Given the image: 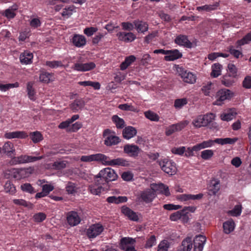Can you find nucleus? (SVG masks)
Segmentation results:
<instances>
[{"label": "nucleus", "instance_id": "69168bd1", "mask_svg": "<svg viewBox=\"0 0 251 251\" xmlns=\"http://www.w3.org/2000/svg\"><path fill=\"white\" fill-rule=\"evenodd\" d=\"M214 85V83L208 82L207 84L203 85L201 88L202 91L204 93L206 96L209 95V90L211 89L212 86Z\"/></svg>", "mask_w": 251, "mask_h": 251}, {"label": "nucleus", "instance_id": "8fccbe9b", "mask_svg": "<svg viewBox=\"0 0 251 251\" xmlns=\"http://www.w3.org/2000/svg\"><path fill=\"white\" fill-rule=\"evenodd\" d=\"M214 143L220 144V138H217L214 140H209L208 141H205L200 143L201 147L203 149L208 148L212 146Z\"/></svg>", "mask_w": 251, "mask_h": 251}, {"label": "nucleus", "instance_id": "393cba45", "mask_svg": "<svg viewBox=\"0 0 251 251\" xmlns=\"http://www.w3.org/2000/svg\"><path fill=\"white\" fill-rule=\"evenodd\" d=\"M108 166H121L123 167H127L129 165V161L123 158H117L112 160L109 159Z\"/></svg>", "mask_w": 251, "mask_h": 251}, {"label": "nucleus", "instance_id": "3c124183", "mask_svg": "<svg viewBox=\"0 0 251 251\" xmlns=\"http://www.w3.org/2000/svg\"><path fill=\"white\" fill-rule=\"evenodd\" d=\"M238 140V138L237 137H234L233 138H221V145H226V144H229V145H233Z\"/></svg>", "mask_w": 251, "mask_h": 251}, {"label": "nucleus", "instance_id": "79ce46f5", "mask_svg": "<svg viewBox=\"0 0 251 251\" xmlns=\"http://www.w3.org/2000/svg\"><path fill=\"white\" fill-rule=\"evenodd\" d=\"M41 81L45 83H49L50 81H52V74L47 72L42 73L39 76Z\"/></svg>", "mask_w": 251, "mask_h": 251}, {"label": "nucleus", "instance_id": "a878e982", "mask_svg": "<svg viewBox=\"0 0 251 251\" xmlns=\"http://www.w3.org/2000/svg\"><path fill=\"white\" fill-rule=\"evenodd\" d=\"M235 223L232 219H229L223 224L224 232L226 234H229L235 228Z\"/></svg>", "mask_w": 251, "mask_h": 251}, {"label": "nucleus", "instance_id": "f3484780", "mask_svg": "<svg viewBox=\"0 0 251 251\" xmlns=\"http://www.w3.org/2000/svg\"><path fill=\"white\" fill-rule=\"evenodd\" d=\"M85 105V102L82 99H76L70 104V108L73 112H77L82 110Z\"/></svg>", "mask_w": 251, "mask_h": 251}, {"label": "nucleus", "instance_id": "338daca9", "mask_svg": "<svg viewBox=\"0 0 251 251\" xmlns=\"http://www.w3.org/2000/svg\"><path fill=\"white\" fill-rule=\"evenodd\" d=\"M187 102L186 99H176L175 101L174 106L176 108H181Z\"/></svg>", "mask_w": 251, "mask_h": 251}, {"label": "nucleus", "instance_id": "de8ad7c7", "mask_svg": "<svg viewBox=\"0 0 251 251\" xmlns=\"http://www.w3.org/2000/svg\"><path fill=\"white\" fill-rule=\"evenodd\" d=\"M119 108L122 110H125V111H133L135 112H138V110L137 109V108H135L132 105H129L127 103H125V104H120L118 106Z\"/></svg>", "mask_w": 251, "mask_h": 251}, {"label": "nucleus", "instance_id": "c756f323", "mask_svg": "<svg viewBox=\"0 0 251 251\" xmlns=\"http://www.w3.org/2000/svg\"><path fill=\"white\" fill-rule=\"evenodd\" d=\"M73 43L75 46L81 47L86 44V38L83 35L75 34L73 38Z\"/></svg>", "mask_w": 251, "mask_h": 251}, {"label": "nucleus", "instance_id": "7c9ffc66", "mask_svg": "<svg viewBox=\"0 0 251 251\" xmlns=\"http://www.w3.org/2000/svg\"><path fill=\"white\" fill-rule=\"evenodd\" d=\"M33 58L32 53L24 51L22 53L20 56V59L22 63L25 64H30L32 62V59Z\"/></svg>", "mask_w": 251, "mask_h": 251}, {"label": "nucleus", "instance_id": "f8f14e48", "mask_svg": "<svg viewBox=\"0 0 251 251\" xmlns=\"http://www.w3.org/2000/svg\"><path fill=\"white\" fill-rule=\"evenodd\" d=\"M95 67L96 64L91 62L86 63H75L72 68L77 71L86 72L93 70Z\"/></svg>", "mask_w": 251, "mask_h": 251}, {"label": "nucleus", "instance_id": "09e8293b", "mask_svg": "<svg viewBox=\"0 0 251 251\" xmlns=\"http://www.w3.org/2000/svg\"><path fill=\"white\" fill-rule=\"evenodd\" d=\"M154 185L156 186L157 189L160 190L161 192L166 196H169L171 194L168 186L165 185L163 183H161L158 185L155 184Z\"/></svg>", "mask_w": 251, "mask_h": 251}, {"label": "nucleus", "instance_id": "49530a36", "mask_svg": "<svg viewBox=\"0 0 251 251\" xmlns=\"http://www.w3.org/2000/svg\"><path fill=\"white\" fill-rule=\"evenodd\" d=\"M170 246V243L167 240H164L158 245L157 251H168Z\"/></svg>", "mask_w": 251, "mask_h": 251}, {"label": "nucleus", "instance_id": "4d7b16f0", "mask_svg": "<svg viewBox=\"0 0 251 251\" xmlns=\"http://www.w3.org/2000/svg\"><path fill=\"white\" fill-rule=\"evenodd\" d=\"M76 185L75 183L69 181L68 182L66 189L68 194H73L76 192L75 190Z\"/></svg>", "mask_w": 251, "mask_h": 251}, {"label": "nucleus", "instance_id": "39448f33", "mask_svg": "<svg viewBox=\"0 0 251 251\" xmlns=\"http://www.w3.org/2000/svg\"><path fill=\"white\" fill-rule=\"evenodd\" d=\"M99 176L102 177L108 183L116 180L118 177L115 171L110 168H106L100 171Z\"/></svg>", "mask_w": 251, "mask_h": 251}, {"label": "nucleus", "instance_id": "bb28decb", "mask_svg": "<svg viewBox=\"0 0 251 251\" xmlns=\"http://www.w3.org/2000/svg\"><path fill=\"white\" fill-rule=\"evenodd\" d=\"M133 24L135 26L138 32L144 33L148 31L149 29V25L148 24L142 21L136 20L133 21Z\"/></svg>", "mask_w": 251, "mask_h": 251}, {"label": "nucleus", "instance_id": "473e14b6", "mask_svg": "<svg viewBox=\"0 0 251 251\" xmlns=\"http://www.w3.org/2000/svg\"><path fill=\"white\" fill-rule=\"evenodd\" d=\"M93 161L101 162L103 164L107 165L109 157L102 153H96L93 154Z\"/></svg>", "mask_w": 251, "mask_h": 251}, {"label": "nucleus", "instance_id": "0eeeda50", "mask_svg": "<svg viewBox=\"0 0 251 251\" xmlns=\"http://www.w3.org/2000/svg\"><path fill=\"white\" fill-rule=\"evenodd\" d=\"M111 130L109 129H106L103 132V136L107 137L104 140V144L107 146L116 145L121 142L120 138L117 136L110 135Z\"/></svg>", "mask_w": 251, "mask_h": 251}, {"label": "nucleus", "instance_id": "aec40b11", "mask_svg": "<svg viewBox=\"0 0 251 251\" xmlns=\"http://www.w3.org/2000/svg\"><path fill=\"white\" fill-rule=\"evenodd\" d=\"M117 36L120 41L126 43L131 42L136 38V36L132 32H120L117 34Z\"/></svg>", "mask_w": 251, "mask_h": 251}, {"label": "nucleus", "instance_id": "6e6d98bb", "mask_svg": "<svg viewBox=\"0 0 251 251\" xmlns=\"http://www.w3.org/2000/svg\"><path fill=\"white\" fill-rule=\"evenodd\" d=\"M228 70L229 73V76L233 78L237 76V70L236 66L233 64H229L227 66Z\"/></svg>", "mask_w": 251, "mask_h": 251}, {"label": "nucleus", "instance_id": "c9c22d12", "mask_svg": "<svg viewBox=\"0 0 251 251\" xmlns=\"http://www.w3.org/2000/svg\"><path fill=\"white\" fill-rule=\"evenodd\" d=\"M234 96V93L229 89H221V101L229 100Z\"/></svg>", "mask_w": 251, "mask_h": 251}, {"label": "nucleus", "instance_id": "f704fd0d", "mask_svg": "<svg viewBox=\"0 0 251 251\" xmlns=\"http://www.w3.org/2000/svg\"><path fill=\"white\" fill-rule=\"evenodd\" d=\"M242 209L243 207L241 204H237L232 210H228L227 213L229 216L237 217L241 215Z\"/></svg>", "mask_w": 251, "mask_h": 251}, {"label": "nucleus", "instance_id": "680f3d73", "mask_svg": "<svg viewBox=\"0 0 251 251\" xmlns=\"http://www.w3.org/2000/svg\"><path fill=\"white\" fill-rule=\"evenodd\" d=\"M19 84L16 82L15 83H9L6 84H0V90L1 91H5L10 88H12L15 87H18Z\"/></svg>", "mask_w": 251, "mask_h": 251}, {"label": "nucleus", "instance_id": "58836bf2", "mask_svg": "<svg viewBox=\"0 0 251 251\" xmlns=\"http://www.w3.org/2000/svg\"><path fill=\"white\" fill-rule=\"evenodd\" d=\"M88 190L91 194L98 195L101 193L102 190H103V188L102 186L98 185L97 184H96L94 183L93 184L89 186Z\"/></svg>", "mask_w": 251, "mask_h": 251}, {"label": "nucleus", "instance_id": "20e7f679", "mask_svg": "<svg viewBox=\"0 0 251 251\" xmlns=\"http://www.w3.org/2000/svg\"><path fill=\"white\" fill-rule=\"evenodd\" d=\"M104 230L103 226L100 223L91 225L86 230V235L89 239H93L100 235Z\"/></svg>", "mask_w": 251, "mask_h": 251}, {"label": "nucleus", "instance_id": "6e6552de", "mask_svg": "<svg viewBox=\"0 0 251 251\" xmlns=\"http://www.w3.org/2000/svg\"><path fill=\"white\" fill-rule=\"evenodd\" d=\"M135 240L130 237H124L121 239L120 248L121 250L126 251H136L133 246H130V245H133Z\"/></svg>", "mask_w": 251, "mask_h": 251}, {"label": "nucleus", "instance_id": "4c0bfd02", "mask_svg": "<svg viewBox=\"0 0 251 251\" xmlns=\"http://www.w3.org/2000/svg\"><path fill=\"white\" fill-rule=\"evenodd\" d=\"M69 162L66 160L55 161L51 165L52 168L56 170H61L68 167Z\"/></svg>", "mask_w": 251, "mask_h": 251}, {"label": "nucleus", "instance_id": "052dcab7", "mask_svg": "<svg viewBox=\"0 0 251 251\" xmlns=\"http://www.w3.org/2000/svg\"><path fill=\"white\" fill-rule=\"evenodd\" d=\"M182 210L180 211H176L175 213H172L170 216V219L172 221H176L179 219H180L182 217V214H183Z\"/></svg>", "mask_w": 251, "mask_h": 251}, {"label": "nucleus", "instance_id": "7ed1b4c3", "mask_svg": "<svg viewBox=\"0 0 251 251\" xmlns=\"http://www.w3.org/2000/svg\"><path fill=\"white\" fill-rule=\"evenodd\" d=\"M215 115L210 113L204 115H200L193 120L192 124L196 127L207 126L214 120Z\"/></svg>", "mask_w": 251, "mask_h": 251}, {"label": "nucleus", "instance_id": "2eb2a0df", "mask_svg": "<svg viewBox=\"0 0 251 251\" xmlns=\"http://www.w3.org/2000/svg\"><path fill=\"white\" fill-rule=\"evenodd\" d=\"M208 195L215 196L220 190V181L217 179L213 178L210 180L208 186Z\"/></svg>", "mask_w": 251, "mask_h": 251}, {"label": "nucleus", "instance_id": "72a5a7b5", "mask_svg": "<svg viewBox=\"0 0 251 251\" xmlns=\"http://www.w3.org/2000/svg\"><path fill=\"white\" fill-rule=\"evenodd\" d=\"M4 190L6 193L10 195H14L16 192V187L14 184L10 180H7L4 185Z\"/></svg>", "mask_w": 251, "mask_h": 251}, {"label": "nucleus", "instance_id": "bf43d9fd", "mask_svg": "<svg viewBox=\"0 0 251 251\" xmlns=\"http://www.w3.org/2000/svg\"><path fill=\"white\" fill-rule=\"evenodd\" d=\"M213 155V151L212 150H206L201 152V157L204 160L210 159Z\"/></svg>", "mask_w": 251, "mask_h": 251}, {"label": "nucleus", "instance_id": "b1692460", "mask_svg": "<svg viewBox=\"0 0 251 251\" xmlns=\"http://www.w3.org/2000/svg\"><path fill=\"white\" fill-rule=\"evenodd\" d=\"M137 132V130L135 127L132 126H128L123 129L122 134L125 139L128 140L135 136Z\"/></svg>", "mask_w": 251, "mask_h": 251}, {"label": "nucleus", "instance_id": "f257e3e1", "mask_svg": "<svg viewBox=\"0 0 251 251\" xmlns=\"http://www.w3.org/2000/svg\"><path fill=\"white\" fill-rule=\"evenodd\" d=\"M162 171L169 175L176 174L177 169L176 164L168 158H164L157 161Z\"/></svg>", "mask_w": 251, "mask_h": 251}, {"label": "nucleus", "instance_id": "423d86ee", "mask_svg": "<svg viewBox=\"0 0 251 251\" xmlns=\"http://www.w3.org/2000/svg\"><path fill=\"white\" fill-rule=\"evenodd\" d=\"M43 158L42 156H32L26 155H22L18 157H13L11 161L14 164H23L28 162H32Z\"/></svg>", "mask_w": 251, "mask_h": 251}, {"label": "nucleus", "instance_id": "0e129e2a", "mask_svg": "<svg viewBox=\"0 0 251 251\" xmlns=\"http://www.w3.org/2000/svg\"><path fill=\"white\" fill-rule=\"evenodd\" d=\"M156 242V237L154 235H151L147 241L145 245L146 248H150L155 244Z\"/></svg>", "mask_w": 251, "mask_h": 251}, {"label": "nucleus", "instance_id": "603ef678", "mask_svg": "<svg viewBox=\"0 0 251 251\" xmlns=\"http://www.w3.org/2000/svg\"><path fill=\"white\" fill-rule=\"evenodd\" d=\"M251 41V31L246 35L242 39L237 41L239 46H242Z\"/></svg>", "mask_w": 251, "mask_h": 251}, {"label": "nucleus", "instance_id": "6ab92c4d", "mask_svg": "<svg viewBox=\"0 0 251 251\" xmlns=\"http://www.w3.org/2000/svg\"><path fill=\"white\" fill-rule=\"evenodd\" d=\"M194 248L191 237H187L181 242V245L178 247L177 251H191Z\"/></svg>", "mask_w": 251, "mask_h": 251}, {"label": "nucleus", "instance_id": "9d476101", "mask_svg": "<svg viewBox=\"0 0 251 251\" xmlns=\"http://www.w3.org/2000/svg\"><path fill=\"white\" fill-rule=\"evenodd\" d=\"M188 124L186 121L181 122L179 123L172 125L166 128L165 134L167 136H170L175 133L180 131L183 129Z\"/></svg>", "mask_w": 251, "mask_h": 251}, {"label": "nucleus", "instance_id": "cd10ccee", "mask_svg": "<svg viewBox=\"0 0 251 251\" xmlns=\"http://www.w3.org/2000/svg\"><path fill=\"white\" fill-rule=\"evenodd\" d=\"M219 6V2H216L213 4H205L201 6H198L197 7V10L200 12L205 11L207 12H211L217 9Z\"/></svg>", "mask_w": 251, "mask_h": 251}, {"label": "nucleus", "instance_id": "ea45409f", "mask_svg": "<svg viewBox=\"0 0 251 251\" xmlns=\"http://www.w3.org/2000/svg\"><path fill=\"white\" fill-rule=\"evenodd\" d=\"M29 136L34 143H39L43 139V137L42 134L38 131L30 132Z\"/></svg>", "mask_w": 251, "mask_h": 251}, {"label": "nucleus", "instance_id": "37998d69", "mask_svg": "<svg viewBox=\"0 0 251 251\" xmlns=\"http://www.w3.org/2000/svg\"><path fill=\"white\" fill-rule=\"evenodd\" d=\"M33 83L32 82H28L27 84V91L29 98L31 100H35V90L33 88Z\"/></svg>", "mask_w": 251, "mask_h": 251}, {"label": "nucleus", "instance_id": "dca6fc26", "mask_svg": "<svg viewBox=\"0 0 251 251\" xmlns=\"http://www.w3.org/2000/svg\"><path fill=\"white\" fill-rule=\"evenodd\" d=\"M121 212L124 215L127 217L130 220L135 222H137L139 220L137 213L126 205L121 207Z\"/></svg>", "mask_w": 251, "mask_h": 251}, {"label": "nucleus", "instance_id": "2f4dec72", "mask_svg": "<svg viewBox=\"0 0 251 251\" xmlns=\"http://www.w3.org/2000/svg\"><path fill=\"white\" fill-rule=\"evenodd\" d=\"M2 151L8 156H11L12 154L15 152L13 143L10 141L5 143L2 147Z\"/></svg>", "mask_w": 251, "mask_h": 251}, {"label": "nucleus", "instance_id": "e433bc0d", "mask_svg": "<svg viewBox=\"0 0 251 251\" xmlns=\"http://www.w3.org/2000/svg\"><path fill=\"white\" fill-rule=\"evenodd\" d=\"M136 57L132 55L126 57L124 62L120 65V69L121 70H126L132 62L135 61Z\"/></svg>", "mask_w": 251, "mask_h": 251}, {"label": "nucleus", "instance_id": "e2e57ef3", "mask_svg": "<svg viewBox=\"0 0 251 251\" xmlns=\"http://www.w3.org/2000/svg\"><path fill=\"white\" fill-rule=\"evenodd\" d=\"M94 183L99 186L104 185V184H108L107 181L101 177L99 176V174L94 176Z\"/></svg>", "mask_w": 251, "mask_h": 251}, {"label": "nucleus", "instance_id": "4be33fe9", "mask_svg": "<svg viewBox=\"0 0 251 251\" xmlns=\"http://www.w3.org/2000/svg\"><path fill=\"white\" fill-rule=\"evenodd\" d=\"M175 43L184 46L188 48L192 47V43L188 39L187 36L183 35H180L176 37L175 40Z\"/></svg>", "mask_w": 251, "mask_h": 251}, {"label": "nucleus", "instance_id": "9b49d317", "mask_svg": "<svg viewBox=\"0 0 251 251\" xmlns=\"http://www.w3.org/2000/svg\"><path fill=\"white\" fill-rule=\"evenodd\" d=\"M66 216L67 222L71 226H75L78 225L80 222V218L78 213L75 211H71L68 212Z\"/></svg>", "mask_w": 251, "mask_h": 251}, {"label": "nucleus", "instance_id": "864d4df0", "mask_svg": "<svg viewBox=\"0 0 251 251\" xmlns=\"http://www.w3.org/2000/svg\"><path fill=\"white\" fill-rule=\"evenodd\" d=\"M212 71L211 76L213 77H217L220 75V64L215 63L212 66Z\"/></svg>", "mask_w": 251, "mask_h": 251}, {"label": "nucleus", "instance_id": "c03bdc74", "mask_svg": "<svg viewBox=\"0 0 251 251\" xmlns=\"http://www.w3.org/2000/svg\"><path fill=\"white\" fill-rule=\"evenodd\" d=\"M145 117L151 121L157 122L159 120V116L155 113L149 110L144 113Z\"/></svg>", "mask_w": 251, "mask_h": 251}, {"label": "nucleus", "instance_id": "412c9836", "mask_svg": "<svg viewBox=\"0 0 251 251\" xmlns=\"http://www.w3.org/2000/svg\"><path fill=\"white\" fill-rule=\"evenodd\" d=\"M14 170L13 177L17 179H21L23 177H26L31 174V168L15 169Z\"/></svg>", "mask_w": 251, "mask_h": 251}, {"label": "nucleus", "instance_id": "a19ab883", "mask_svg": "<svg viewBox=\"0 0 251 251\" xmlns=\"http://www.w3.org/2000/svg\"><path fill=\"white\" fill-rule=\"evenodd\" d=\"M113 122L116 124L117 128H123L125 126L124 120L118 117L117 115H114L112 117Z\"/></svg>", "mask_w": 251, "mask_h": 251}, {"label": "nucleus", "instance_id": "a18cd8bd", "mask_svg": "<svg viewBox=\"0 0 251 251\" xmlns=\"http://www.w3.org/2000/svg\"><path fill=\"white\" fill-rule=\"evenodd\" d=\"M21 189L23 191L27 192L30 194H33L35 193L34 188L30 183H25L21 185Z\"/></svg>", "mask_w": 251, "mask_h": 251}, {"label": "nucleus", "instance_id": "ddd939ff", "mask_svg": "<svg viewBox=\"0 0 251 251\" xmlns=\"http://www.w3.org/2000/svg\"><path fill=\"white\" fill-rule=\"evenodd\" d=\"M206 240L205 236L199 235L196 236L194 240V251H202L203 245Z\"/></svg>", "mask_w": 251, "mask_h": 251}, {"label": "nucleus", "instance_id": "5701e85b", "mask_svg": "<svg viewBox=\"0 0 251 251\" xmlns=\"http://www.w3.org/2000/svg\"><path fill=\"white\" fill-rule=\"evenodd\" d=\"M236 115L237 112L235 108H229L226 109L222 114H221V119L223 121H229L232 120Z\"/></svg>", "mask_w": 251, "mask_h": 251}, {"label": "nucleus", "instance_id": "a211bd4d", "mask_svg": "<svg viewBox=\"0 0 251 251\" xmlns=\"http://www.w3.org/2000/svg\"><path fill=\"white\" fill-rule=\"evenodd\" d=\"M168 53L164 57V60L166 61H174L180 58L182 54L178 50H168Z\"/></svg>", "mask_w": 251, "mask_h": 251}, {"label": "nucleus", "instance_id": "13d9d810", "mask_svg": "<svg viewBox=\"0 0 251 251\" xmlns=\"http://www.w3.org/2000/svg\"><path fill=\"white\" fill-rule=\"evenodd\" d=\"M13 202L16 205H23L25 207H31L32 205L30 202H27L23 199H14L13 200Z\"/></svg>", "mask_w": 251, "mask_h": 251}, {"label": "nucleus", "instance_id": "5fc2aeb1", "mask_svg": "<svg viewBox=\"0 0 251 251\" xmlns=\"http://www.w3.org/2000/svg\"><path fill=\"white\" fill-rule=\"evenodd\" d=\"M46 218V215L43 212H39L35 214L33 216V219L35 222L40 223L45 220Z\"/></svg>", "mask_w": 251, "mask_h": 251}, {"label": "nucleus", "instance_id": "774afa93", "mask_svg": "<svg viewBox=\"0 0 251 251\" xmlns=\"http://www.w3.org/2000/svg\"><path fill=\"white\" fill-rule=\"evenodd\" d=\"M243 86L246 89L251 88V76H246L243 81Z\"/></svg>", "mask_w": 251, "mask_h": 251}, {"label": "nucleus", "instance_id": "1a4fd4ad", "mask_svg": "<svg viewBox=\"0 0 251 251\" xmlns=\"http://www.w3.org/2000/svg\"><path fill=\"white\" fill-rule=\"evenodd\" d=\"M140 151L141 149L139 147L135 145L126 144L124 147V153L133 158H136Z\"/></svg>", "mask_w": 251, "mask_h": 251}, {"label": "nucleus", "instance_id": "c85d7f7f", "mask_svg": "<svg viewBox=\"0 0 251 251\" xmlns=\"http://www.w3.org/2000/svg\"><path fill=\"white\" fill-rule=\"evenodd\" d=\"M4 137L7 139L12 138H25L27 137V135L24 131H14L6 132L4 134Z\"/></svg>", "mask_w": 251, "mask_h": 251}, {"label": "nucleus", "instance_id": "f03ea898", "mask_svg": "<svg viewBox=\"0 0 251 251\" xmlns=\"http://www.w3.org/2000/svg\"><path fill=\"white\" fill-rule=\"evenodd\" d=\"M176 72L178 75L181 76L184 82L193 84L196 81V76L193 73L187 72L182 67H179L178 65H175Z\"/></svg>", "mask_w": 251, "mask_h": 251}, {"label": "nucleus", "instance_id": "4468645a", "mask_svg": "<svg viewBox=\"0 0 251 251\" xmlns=\"http://www.w3.org/2000/svg\"><path fill=\"white\" fill-rule=\"evenodd\" d=\"M155 191L154 189H148L141 194L142 200L146 203L151 202L155 197Z\"/></svg>", "mask_w": 251, "mask_h": 251}]
</instances>
